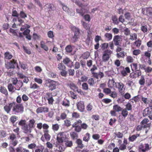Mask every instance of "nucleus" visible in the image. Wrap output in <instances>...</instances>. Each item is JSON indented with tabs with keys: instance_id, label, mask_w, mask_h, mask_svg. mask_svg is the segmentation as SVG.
Instances as JSON below:
<instances>
[{
	"instance_id": "obj_10",
	"label": "nucleus",
	"mask_w": 152,
	"mask_h": 152,
	"mask_svg": "<svg viewBox=\"0 0 152 152\" xmlns=\"http://www.w3.org/2000/svg\"><path fill=\"white\" fill-rule=\"evenodd\" d=\"M73 29L74 31V34L72 37V39H73L74 42H75L77 41L78 39L79 38L80 30L78 28L76 27H74Z\"/></svg>"
},
{
	"instance_id": "obj_34",
	"label": "nucleus",
	"mask_w": 152,
	"mask_h": 152,
	"mask_svg": "<svg viewBox=\"0 0 152 152\" xmlns=\"http://www.w3.org/2000/svg\"><path fill=\"white\" fill-rule=\"evenodd\" d=\"M45 6L47 7L45 8V9H47L48 10V12H49L51 11L52 8H53V7H54V5L52 4H47L46 5H45Z\"/></svg>"
},
{
	"instance_id": "obj_7",
	"label": "nucleus",
	"mask_w": 152,
	"mask_h": 152,
	"mask_svg": "<svg viewBox=\"0 0 152 152\" xmlns=\"http://www.w3.org/2000/svg\"><path fill=\"white\" fill-rule=\"evenodd\" d=\"M56 82L49 79L46 81L45 84L49 90L52 91L56 88Z\"/></svg>"
},
{
	"instance_id": "obj_62",
	"label": "nucleus",
	"mask_w": 152,
	"mask_h": 152,
	"mask_svg": "<svg viewBox=\"0 0 152 152\" xmlns=\"http://www.w3.org/2000/svg\"><path fill=\"white\" fill-rule=\"evenodd\" d=\"M134 60L132 57L130 56H127L126 58V61L128 63H132Z\"/></svg>"
},
{
	"instance_id": "obj_39",
	"label": "nucleus",
	"mask_w": 152,
	"mask_h": 152,
	"mask_svg": "<svg viewBox=\"0 0 152 152\" xmlns=\"http://www.w3.org/2000/svg\"><path fill=\"white\" fill-rule=\"evenodd\" d=\"M142 31L144 34H146L147 33L148 30L147 26L146 25L142 26L140 27Z\"/></svg>"
},
{
	"instance_id": "obj_8",
	"label": "nucleus",
	"mask_w": 152,
	"mask_h": 152,
	"mask_svg": "<svg viewBox=\"0 0 152 152\" xmlns=\"http://www.w3.org/2000/svg\"><path fill=\"white\" fill-rule=\"evenodd\" d=\"M58 68L59 70L61 71L60 72L61 75L63 77L66 76L67 72L66 70V66L62 63H59L58 65Z\"/></svg>"
},
{
	"instance_id": "obj_27",
	"label": "nucleus",
	"mask_w": 152,
	"mask_h": 152,
	"mask_svg": "<svg viewBox=\"0 0 152 152\" xmlns=\"http://www.w3.org/2000/svg\"><path fill=\"white\" fill-rule=\"evenodd\" d=\"M8 88L10 92H14L16 90L15 87H14L11 83L9 84L8 85Z\"/></svg>"
},
{
	"instance_id": "obj_54",
	"label": "nucleus",
	"mask_w": 152,
	"mask_h": 152,
	"mask_svg": "<svg viewBox=\"0 0 152 152\" xmlns=\"http://www.w3.org/2000/svg\"><path fill=\"white\" fill-rule=\"evenodd\" d=\"M126 108H125L128 111H131L132 109V106L130 103H128L125 105Z\"/></svg>"
},
{
	"instance_id": "obj_25",
	"label": "nucleus",
	"mask_w": 152,
	"mask_h": 152,
	"mask_svg": "<svg viewBox=\"0 0 152 152\" xmlns=\"http://www.w3.org/2000/svg\"><path fill=\"white\" fill-rule=\"evenodd\" d=\"M40 45L41 47L45 50L47 51L49 50L48 47L44 41H41L40 42Z\"/></svg>"
},
{
	"instance_id": "obj_48",
	"label": "nucleus",
	"mask_w": 152,
	"mask_h": 152,
	"mask_svg": "<svg viewBox=\"0 0 152 152\" xmlns=\"http://www.w3.org/2000/svg\"><path fill=\"white\" fill-rule=\"evenodd\" d=\"M88 83L90 86H92L95 84V82L93 78H91L88 80Z\"/></svg>"
},
{
	"instance_id": "obj_36",
	"label": "nucleus",
	"mask_w": 152,
	"mask_h": 152,
	"mask_svg": "<svg viewBox=\"0 0 152 152\" xmlns=\"http://www.w3.org/2000/svg\"><path fill=\"white\" fill-rule=\"evenodd\" d=\"M145 83V79L144 75L141 76L139 80V83L141 86H143Z\"/></svg>"
},
{
	"instance_id": "obj_4",
	"label": "nucleus",
	"mask_w": 152,
	"mask_h": 152,
	"mask_svg": "<svg viewBox=\"0 0 152 152\" xmlns=\"http://www.w3.org/2000/svg\"><path fill=\"white\" fill-rule=\"evenodd\" d=\"M5 67L7 69H14L15 66H17V67L18 68V64L16 59H13L9 61H7L5 63Z\"/></svg>"
},
{
	"instance_id": "obj_13",
	"label": "nucleus",
	"mask_w": 152,
	"mask_h": 152,
	"mask_svg": "<svg viewBox=\"0 0 152 152\" xmlns=\"http://www.w3.org/2000/svg\"><path fill=\"white\" fill-rule=\"evenodd\" d=\"M45 99L48 101V103L49 104H53L54 100L53 97L52 93L48 92L46 94Z\"/></svg>"
},
{
	"instance_id": "obj_58",
	"label": "nucleus",
	"mask_w": 152,
	"mask_h": 152,
	"mask_svg": "<svg viewBox=\"0 0 152 152\" xmlns=\"http://www.w3.org/2000/svg\"><path fill=\"white\" fill-rule=\"evenodd\" d=\"M141 40L139 39L137 40H136L134 43L137 47H139L141 45Z\"/></svg>"
},
{
	"instance_id": "obj_15",
	"label": "nucleus",
	"mask_w": 152,
	"mask_h": 152,
	"mask_svg": "<svg viewBox=\"0 0 152 152\" xmlns=\"http://www.w3.org/2000/svg\"><path fill=\"white\" fill-rule=\"evenodd\" d=\"M62 62L69 68H72V66H74L73 64V62L68 58L66 57L64 58L63 59Z\"/></svg>"
},
{
	"instance_id": "obj_6",
	"label": "nucleus",
	"mask_w": 152,
	"mask_h": 152,
	"mask_svg": "<svg viewBox=\"0 0 152 152\" xmlns=\"http://www.w3.org/2000/svg\"><path fill=\"white\" fill-rule=\"evenodd\" d=\"M112 53V51L108 49L104 51L102 57V61L105 62L108 61L110 57L111 54Z\"/></svg>"
},
{
	"instance_id": "obj_11",
	"label": "nucleus",
	"mask_w": 152,
	"mask_h": 152,
	"mask_svg": "<svg viewBox=\"0 0 152 152\" xmlns=\"http://www.w3.org/2000/svg\"><path fill=\"white\" fill-rule=\"evenodd\" d=\"M43 132L44 133L43 137L42 136L40 138L41 140L43 142H45V140L47 141H49L50 140V139L51 136L48 133V130H44Z\"/></svg>"
},
{
	"instance_id": "obj_61",
	"label": "nucleus",
	"mask_w": 152,
	"mask_h": 152,
	"mask_svg": "<svg viewBox=\"0 0 152 152\" xmlns=\"http://www.w3.org/2000/svg\"><path fill=\"white\" fill-rule=\"evenodd\" d=\"M123 32L124 34L126 36L129 35L130 34V30L128 28L124 29Z\"/></svg>"
},
{
	"instance_id": "obj_5",
	"label": "nucleus",
	"mask_w": 152,
	"mask_h": 152,
	"mask_svg": "<svg viewBox=\"0 0 152 152\" xmlns=\"http://www.w3.org/2000/svg\"><path fill=\"white\" fill-rule=\"evenodd\" d=\"M151 145L148 143H141L138 147L139 152H147L151 148Z\"/></svg>"
},
{
	"instance_id": "obj_3",
	"label": "nucleus",
	"mask_w": 152,
	"mask_h": 152,
	"mask_svg": "<svg viewBox=\"0 0 152 152\" xmlns=\"http://www.w3.org/2000/svg\"><path fill=\"white\" fill-rule=\"evenodd\" d=\"M69 137L66 132H59L57 133L56 140L58 144L62 145L63 142Z\"/></svg>"
},
{
	"instance_id": "obj_37",
	"label": "nucleus",
	"mask_w": 152,
	"mask_h": 152,
	"mask_svg": "<svg viewBox=\"0 0 152 152\" xmlns=\"http://www.w3.org/2000/svg\"><path fill=\"white\" fill-rule=\"evenodd\" d=\"M151 112L150 111L148 107H147L143 111V115L144 116H145L148 115Z\"/></svg>"
},
{
	"instance_id": "obj_21",
	"label": "nucleus",
	"mask_w": 152,
	"mask_h": 152,
	"mask_svg": "<svg viewBox=\"0 0 152 152\" xmlns=\"http://www.w3.org/2000/svg\"><path fill=\"white\" fill-rule=\"evenodd\" d=\"M97 69V67L95 64L93 66V67L91 69L90 71L91 74L94 77H97V73L95 72L94 71Z\"/></svg>"
},
{
	"instance_id": "obj_59",
	"label": "nucleus",
	"mask_w": 152,
	"mask_h": 152,
	"mask_svg": "<svg viewBox=\"0 0 152 152\" xmlns=\"http://www.w3.org/2000/svg\"><path fill=\"white\" fill-rule=\"evenodd\" d=\"M7 135L6 132L4 130H1L0 131V137L1 138L5 137Z\"/></svg>"
},
{
	"instance_id": "obj_56",
	"label": "nucleus",
	"mask_w": 152,
	"mask_h": 152,
	"mask_svg": "<svg viewBox=\"0 0 152 152\" xmlns=\"http://www.w3.org/2000/svg\"><path fill=\"white\" fill-rule=\"evenodd\" d=\"M19 15L22 18L25 19L27 17V14L23 11H21Z\"/></svg>"
},
{
	"instance_id": "obj_50",
	"label": "nucleus",
	"mask_w": 152,
	"mask_h": 152,
	"mask_svg": "<svg viewBox=\"0 0 152 152\" xmlns=\"http://www.w3.org/2000/svg\"><path fill=\"white\" fill-rule=\"evenodd\" d=\"M104 75L103 72H99L98 73H97V77H94V78L98 79L99 77L100 79L103 78L104 77Z\"/></svg>"
},
{
	"instance_id": "obj_44",
	"label": "nucleus",
	"mask_w": 152,
	"mask_h": 152,
	"mask_svg": "<svg viewBox=\"0 0 152 152\" xmlns=\"http://www.w3.org/2000/svg\"><path fill=\"white\" fill-rule=\"evenodd\" d=\"M132 70L133 71H134L135 70H137L138 69V65L137 63H132L130 65Z\"/></svg>"
},
{
	"instance_id": "obj_53",
	"label": "nucleus",
	"mask_w": 152,
	"mask_h": 152,
	"mask_svg": "<svg viewBox=\"0 0 152 152\" xmlns=\"http://www.w3.org/2000/svg\"><path fill=\"white\" fill-rule=\"evenodd\" d=\"M82 87L83 90L87 91L88 89V86L86 83H83L82 85Z\"/></svg>"
},
{
	"instance_id": "obj_1",
	"label": "nucleus",
	"mask_w": 152,
	"mask_h": 152,
	"mask_svg": "<svg viewBox=\"0 0 152 152\" xmlns=\"http://www.w3.org/2000/svg\"><path fill=\"white\" fill-rule=\"evenodd\" d=\"M15 102H13L5 105L4 107V110L9 113L12 109V113L15 115L21 114L24 111V106L22 104H20L21 101V97L19 96L16 98Z\"/></svg>"
},
{
	"instance_id": "obj_38",
	"label": "nucleus",
	"mask_w": 152,
	"mask_h": 152,
	"mask_svg": "<svg viewBox=\"0 0 152 152\" xmlns=\"http://www.w3.org/2000/svg\"><path fill=\"white\" fill-rule=\"evenodd\" d=\"M72 119H77L80 117V114L79 113L74 112L72 113Z\"/></svg>"
},
{
	"instance_id": "obj_20",
	"label": "nucleus",
	"mask_w": 152,
	"mask_h": 152,
	"mask_svg": "<svg viewBox=\"0 0 152 152\" xmlns=\"http://www.w3.org/2000/svg\"><path fill=\"white\" fill-rule=\"evenodd\" d=\"M70 87L72 90L74 91H76L79 93L82 91L80 89L79 90L78 87L75 84L73 83H71L70 84Z\"/></svg>"
},
{
	"instance_id": "obj_22",
	"label": "nucleus",
	"mask_w": 152,
	"mask_h": 152,
	"mask_svg": "<svg viewBox=\"0 0 152 152\" xmlns=\"http://www.w3.org/2000/svg\"><path fill=\"white\" fill-rule=\"evenodd\" d=\"M140 136V134H137L135 135H133L131 136H129V140L131 142H133L135 141L137 138Z\"/></svg>"
},
{
	"instance_id": "obj_26",
	"label": "nucleus",
	"mask_w": 152,
	"mask_h": 152,
	"mask_svg": "<svg viewBox=\"0 0 152 152\" xmlns=\"http://www.w3.org/2000/svg\"><path fill=\"white\" fill-rule=\"evenodd\" d=\"M5 58L7 60L11 59L13 57V56L9 52L7 51L4 54Z\"/></svg>"
},
{
	"instance_id": "obj_40",
	"label": "nucleus",
	"mask_w": 152,
	"mask_h": 152,
	"mask_svg": "<svg viewBox=\"0 0 152 152\" xmlns=\"http://www.w3.org/2000/svg\"><path fill=\"white\" fill-rule=\"evenodd\" d=\"M128 111L125 108L123 110L122 109L121 114L124 118H125L128 115Z\"/></svg>"
},
{
	"instance_id": "obj_12",
	"label": "nucleus",
	"mask_w": 152,
	"mask_h": 152,
	"mask_svg": "<svg viewBox=\"0 0 152 152\" xmlns=\"http://www.w3.org/2000/svg\"><path fill=\"white\" fill-rule=\"evenodd\" d=\"M82 122V121L80 119H79L76 120L72 125V127L75 128L74 130L76 132H78Z\"/></svg>"
},
{
	"instance_id": "obj_35",
	"label": "nucleus",
	"mask_w": 152,
	"mask_h": 152,
	"mask_svg": "<svg viewBox=\"0 0 152 152\" xmlns=\"http://www.w3.org/2000/svg\"><path fill=\"white\" fill-rule=\"evenodd\" d=\"M90 139V134L88 133L86 134L83 138V140L85 142H88Z\"/></svg>"
},
{
	"instance_id": "obj_63",
	"label": "nucleus",
	"mask_w": 152,
	"mask_h": 152,
	"mask_svg": "<svg viewBox=\"0 0 152 152\" xmlns=\"http://www.w3.org/2000/svg\"><path fill=\"white\" fill-rule=\"evenodd\" d=\"M64 125L67 127H69L71 126V122L68 119H66L64 121Z\"/></svg>"
},
{
	"instance_id": "obj_33",
	"label": "nucleus",
	"mask_w": 152,
	"mask_h": 152,
	"mask_svg": "<svg viewBox=\"0 0 152 152\" xmlns=\"http://www.w3.org/2000/svg\"><path fill=\"white\" fill-rule=\"evenodd\" d=\"M70 135L72 140L77 139L78 137L77 134L75 132H73L70 133Z\"/></svg>"
},
{
	"instance_id": "obj_55",
	"label": "nucleus",
	"mask_w": 152,
	"mask_h": 152,
	"mask_svg": "<svg viewBox=\"0 0 152 152\" xmlns=\"http://www.w3.org/2000/svg\"><path fill=\"white\" fill-rule=\"evenodd\" d=\"M44 148L42 146H37L35 149V152H43Z\"/></svg>"
},
{
	"instance_id": "obj_49",
	"label": "nucleus",
	"mask_w": 152,
	"mask_h": 152,
	"mask_svg": "<svg viewBox=\"0 0 152 152\" xmlns=\"http://www.w3.org/2000/svg\"><path fill=\"white\" fill-rule=\"evenodd\" d=\"M90 53L88 51L84 53L82 55V57L84 59H87L89 56Z\"/></svg>"
},
{
	"instance_id": "obj_24",
	"label": "nucleus",
	"mask_w": 152,
	"mask_h": 152,
	"mask_svg": "<svg viewBox=\"0 0 152 152\" xmlns=\"http://www.w3.org/2000/svg\"><path fill=\"white\" fill-rule=\"evenodd\" d=\"M76 142L77 145V147L78 148H83L84 147V145L83 144L82 140L81 139H77Z\"/></svg>"
},
{
	"instance_id": "obj_57",
	"label": "nucleus",
	"mask_w": 152,
	"mask_h": 152,
	"mask_svg": "<svg viewBox=\"0 0 152 152\" xmlns=\"http://www.w3.org/2000/svg\"><path fill=\"white\" fill-rule=\"evenodd\" d=\"M88 78V77L87 76L85 75H83L81 77L80 80L79 79L78 80L80 82H84V83L87 80Z\"/></svg>"
},
{
	"instance_id": "obj_45",
	"label": "nucleus",
	"mask_w": 152,
	"mask_h": 152,
	"mask_svg": "<svg viewBox=\"0 0 152 152\" xmlns=\"http://www.w3.org/2000/svg\"><path fill=\"white\" fill-rule=\"evenodd\" d=\"M67 72L69 76H73L75 75V71L74 69H68Z\"/></svg>"
},
{
	"instance_id": "obj_17",
	"label": "nucleus",
	"mask_w": 152,
	"mask_h": 152,
	"mask_svg": "<svg viewBox=\"0 0 152 152\" xmlns=\"http://www.w3.org/2000/svg\"><path fill=\"white\" fill-rule=\"evenodd\" d=\"M77 109L80 112H83L84 111L85 107L84 102L80 101L77 104Z\"/></svg>"
},
{
	"instance_id": "obj_32",
	"label": "nucleus",
	"mask_w": 152,
	"mask_h": 152,
	"mask_svg": "<svg viewBox=\"0 0 152 152\" xmlns=\"http://www.w3.org/2000/svg\"><path fill=\"white\" fill-rule=\"evenodd\" d=\"M146 12V15L148 16H151L152 15V8L151 7L146 8L145 9Z\"/></svg>"
},
{
	"instance_id": "obj_51",
	"label": "nucleus",
	"mask_w": 152,
	"mask_h": 152,
	"mask_svg": "<svg viewBox=\"0 0 152 152\" xmlns=\"http://www.w3.org/2000/svg\"><path fill=\"white\" fill-rule=\"evenodd\" d=\"M115 135V138L116 137L118 138H121L123 137V134L120 132H118L114 133Z\"/></svg>"
},
{
	"instance_id": "obj_28",
	"label": "nucleus",
	"mask_w": 152,
	"mask_h": 152,
	"mask_svg": "<svg viewBox=\"0 0 152 152\" xmlns=\"http://www.w3.org/2000/svg\"><path fill=\"white\" fill-rule=\"evenodd\" d=\"M88 127V126L85 123H81L80 126V129H79L78 132H80L82 129H83L84 130H86L87 129Z\"/></svg>"
},
{
	"instance_id": "obj_31",
	"label": "nucleus",
	"mask_w": 152,
	"mask_h": 152,
	"mask_svg": "<svg viewBox=\"0 0 152 152\" xmlns=\"http://www.w3.org/2000/svg\"><path fill=\"white\" fill-rule=\"evenodd\" d=\"M52 129L54 132L57 131L59 129V125L58 124H53Z\"/></svg>"
},
{
	"instance_id": "obj_2",
	"label": "nucleus",
	"mask_w": 152,
	"mask_h": 152,
	"mask_svg": "<svg viewBox=\"0 0 152 152\" xmlns=\"http://www.w3.org/2000/svg\"><path fill=\"white\" fill-rule=\"evenodd\" d=\"M35 120L33 118L30 119L28 124H27L26 120L21 119L19 122L18 124L21 126V129L24 133L29 134L31 132L32 129L35 127Z\"/></svg>"
},
{
	"instance_id": "obj_46",
	"label": "nucleus",
	"mask_w": 152,
	"mask_h": 152,
	"mask_svg": "<svg viewBox=\"0 0 152 152\" xmlns=\"http://www.w3.org/2000/svg\"><path fill=\"white\" fill-rule=\"evenodd\" d=\"M104 37L108 41H110L112 39V35L110 33H106L104 34Z\"/></svg>"
},
{
	"instance_id": "obj_52",
	"label": "nucleus",
	"mask_w": 152,
	"mask_h": 152,
	"mask_svg": "<svg viewBox=\"0 0 152 152\" xmlns=\"http://www.w3.org/2000/svg\"><path fill=\"white\" fill-rule=\"evenodd\" d=\"M112 20L114 24L117 25L118 24L119 22L116 16L115 15L113 16L112 17Z\"/></svg>"
},
{
	"instance_id": "obj_41",
	"label": "nucleus",
	"mask_w": 152,
	"mask_h": 152,
	"mask_svg": "<svg viewBox=\"0 0 152 152\" xmlns=\"http://www.w3.org/2000/svg\"><path fill=\"white\" fill-rule=\"evenodd\" d=\"M129 39L132 40H136L137 39V35L136 33H134L130 34Z\"/></svg>"
},
{
	"instance_id": "obj_23",
	"label": "nucleus",
	"mask_w": 152,
	"mask_h": 152,
	"mask_svg": "<svg viewBox=\"0 0 152 152\" xmlns=\"http://www.w3.org/2000/svg\"><path fill=\"white\" fill-rule=\"evenodd\" d=\"M118 88L119 89V92L120 93H122L124 90V85L122 83H118Z\"/></svg>"
},
{
	"instance_id": "obj_19",
	"label": "nucleus",
	"mask_w": 152,
	"mask_h": 152,
	"mask_svg": "<svg viewBox=\"0 0 152 152\" xmlns=\"http://www.w3.org/2000/svg\"><path fill=\"white\" fill-rule=\"evenodd\" d=\"M121 40V38L119 35H116L114 37L113 41L115 45H119Z\"/></svg>"
},
{
	"instance_id": "obj_14",
	"label": "nucleus",
	"mask_w": 152,
	"mask_h": 152,
	"mask_svg": "<svg viewBox=\"0 0 152 152\" xmlns=\"http://www.w3.org/2000/svg\"><path fill=\"white\" fill-rule=\"evenodd\" d=\"M63 147H71L73 145V142L72 140H70L69 137L65 140L63 143L61 145Z\"/></svg>"
},
{
	"instance_id": "obj_9",
	"label": "nucleus",
	"mask_w": 152,
	"mask_h": 152,
	"mask_svg": "<svg viewBox=\"0 0 152 152\" xmlns=\"http://www.w3.org/2000/svg\"><path fill=\"white\" fill-rule=\"evenodd\" d=\"M118 69H120L121 74L123 76L125 77L127 75L128 73H129L130 70L129 68L127 67L125 68L122 66H121L119 68H117Z\"/></svg>"
},
{
	"instance_id": "obj_42",
	"label": "nucleus",
	"mask_w": 152,
	"mask_h": 152,
	"mask_svg": "<svg viewBox=\"0 0 152 152\" xmlns=\"http://www.w3.org/2000/svg\"><path fill=\"white\" fill-rule=\"evenodd\" d=\"M0 92L5 95L8 94V91L5 88L1 86L0 88Z\"/></svg>"
},
{
	"instance_id": "obj_47",
	"label": "nucleus",
	"mask_w": 152,
	"mask_h": 152,
	"mask_svg": "<svg viewBox=\"0 0 152 152\" xmlns=\"http://www.w3.org/2000/svg\"><path fill=\"white\" fill-rule=\"evenodd\" d=\"M76 11L77 13L79 14L82 16H83L85 13V12H83V9L82 7L80 9H76Z\"/></svg>"
},
{
	"instance_id": "obj_16",
	"label": "nucleus",
	"mask_w": 152,
	"mask_h": 152,
	"mask_svg": "<svg viewBox=\"0 0 152 152\" xmlns=\"http://www.w3.org/2000/svg\"><path fill=\"white\" fill-rule=\"evenodd\" d=\"M49 110V108L46 107H40L37 109L36 112L37 114L43 113H46L48 112Z\"/></svg>"
},
{
	"instance_id": "obj_64",
	"label": "nucleus",
	"mask_w": 152,
	"mask_h": 152,
	"mask_svg": "<svg viewBox=\"0 0 152 152\" xmlns=\"http://www.w3.org/2000/svg\"><path fill=\"white\" fill-rule=\"evenodd\" d=\"M23 48L24 51L26 53L30 55L31 53V52L30 49L28 48L27 47H26L24 46H23Z\"/></svg>"
},
{
	"instance_id": "obj_29",
	"label": "nucleus",
	"mask_w": 152,
	"mask_h": 152,
	"mask_svg": "<svg viewBox=\"0 0 152 152\" xmlns=\"http://www.w3.org/2000/svg\"><path fill=\"white\" fill-rule=\"evenodd\" d=\"M126 54V53L124 51H122L119 53H117L116 54L117 57L118 58H124L125 55Z\"/></svg>"
},
{
	"instance_id": "obj_18",
	"label": "nucleus",
	"mask_w": 152,
	"mask_h": 152,
	"mask_svg": "<svg viewBox=\"0 0 152 152\" xmlns=\"http://www.w3.org/2000/svg\"><path fill=\"white\" fill-rule=\"evenodd\" d=\"M67 116L66 113L64 112L61 113L60 116H57L56 117V120L57 121H59L61 120H64L66 119Z\"/></svg>"
},
{
	"instance_id": "obj_43",
	"label": "nucleus",
	"mask_w": 152,
	"mask_h": 152,
	"mask_svg": "<svg viewBox=\"0 0 152 152\" xmlns=\"http://www.w3.org/2000/svg\"><path fill=\"white\" fill-rule=\"evenodd\" d=\"M72 47L70 45H69L66 47L65 50L66 52L68 53H70L72 51Z\"/></svg>"
},
{
	"instance_id": "obj_30",
	"label": "nucleus",
	"mask_w": 152,
	"mask_h": 152,
	"mask_svg": "<svg viewBox=\"0 0 152 152\" xmlns=\"http://www.w3.org/2000/svg\"><path fill=\"white\" fill-rule=\"evenodd\" d=\"M113 109L116 112H119L121 111L122 108L118 104L113 105Z\"/></svg>"
},
{
	"instance_id": "obj_60",
	"label": "nucleus",
	"mask_w": 152,
	"mask_h": 152,
	"mask_svg": "<svg viewBox=\"0 0 152 152\" xmlns=\"http://www.w3.org/2000/svg\"><path fill=\"white\" fill-rule=\"evenodd\" d=\"M109 46L108 43H104L101 45V47L103 50H105Z\"/></svg>"
}]
</instances>
